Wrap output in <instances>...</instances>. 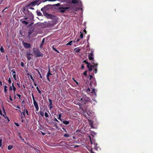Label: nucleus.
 Instances as JSON below:
<instances>
[{"mask_svg": "<svg viewBox=\"0 0 153 153\" xmlns=\"http://www.w3.org/2000/svg\"><path fill=\"white\" fill-rule=\"evenodd\" d=\"M2 139H0V147H1V146L2 145Z\"/></svg>", "mask_w": 153, "mask_h": 153, "instance_id": "nucleus-44", "label": "nucleus"}, {"mask_svg": "<svg viewBox=\"0 0 153 153\" xmlns=\"http://www.w3.org/2000/svg\"><path fill=\"white\" fill-rule=\"evenodd\" d=\"M78 0H72V3L73 4H76L77 3Z\"/></svg>", "mask_w": 153, "mask_h": 153, "instance_id": "nucleus-30", "label": "nucleus"}, {"mask_svg": "<svg viewBox=\"0 0 153 153\" xmlns=\"http://www.w3.org/2000/svg\"><path fill=\"white\" fill-rule=\"evenodd\" d=\"M88 149L91 153H94L93 151L92 148L89 147V148H88Z\"/></svg>", "mask_w": 153, "mask_h": 153, "instance_id": "nucleus-24", "label": "nucleus"}, {"mask_svg": "<svg viewBox=\"0 0 153 153\" xmlns=\"http://www.w3.org/2000/svg\"><path fill=\"white\" fill-rule=\"evenodd\" d=\"M46 15H47V17L48 18H51L52 17V14H49L48 13H46Z\"/></svg>", "mask_w": 153, "mask_h": 153, "instance_id": "nucleus-21", "label": "nucleus"}, {"mask_svg": "<svg viewBox=\"0 0 153 153\" xmlns=\"http://www.w3.org/2000/svg\"><path fill=\"white\" fill-rule=\"evenodd\" d=\"M13 78L15 79V80H16V74H13Z\"/></svg>", "mask_w": 153, "mask_h": 153, "instance_id": "nucleus-52", "label": "nucleus"}, {"mask_svg": "<svg viewBox=\"0 0 153 153\" xmlns=\"http://www.w3.org/2000/svg\"><path fill=\"white\" fill-rule=\"evenodd\" d=\"M53 5H54V6H59L60 5V4L59 3H57V4H54Z\"/></svg>", "mask_w": 153, "mask_h": 153, "instance_id": "nucleus-59", "label": "nucleus"}, {"mask_svg": "<svg viewBox=\"0 0 153 153\" xmlns=\"http://www.w3.org/2000/svg\"><path fill=\"white\" fill-rule=\"evenodd\" d=\"M87 114L89 116H90V114H91V112L90 111H88L87 112Z\"/></svg>", "mask_w": 153, "mask_h": 153, "instance_id": "nucleus-57", "label": "nucleus"}, {"mask_svg": "<svg viewBox=\"0 0 153 153\" xmlns=\"http://www.w3.org/2000/svg\"><path fill=\"white\" fill-rule=\"evenodd\" d=\"M40 115L42 116H44V112H43V111H40Z\"/></svg>", "mask_w": 153, "mask_h": 153, "instance_id": "nucleus-43", "label": "nucleus"}, {"mask_svg": "<svg viewBox=\"0 0 153 153\" xmlns=\"http://www.w3.org/2000/svg\"><path fill=\"white\" fill-rule=\"evenodd\" d=\"M69 7H59V9L60 10V11L61 13H64L65 12L66 10H67L69 9Z\"/></svg>", "mask_w": 153, "mask_h": 153, "instance_id": "nucleus-9", "label": "nucleus"}, {"mask_svg": "<svg viewBox=\"0 0 153 153\" xmlns=\"http://www.w3.org/2000/svg\"><path fill=\"white\" fill-rule=\"evenodd\" d=\"M53 50H54L55 51H56V52L59 53V51L57 50L55 48H54V47H53Z\"/></svg>", "mask_w": 153, "mask_h": 153, "instance_id": "nucleus-45", "label": "nucleus"}, {"mask_svg": "<svg viewBox=\"0 0 153 153\" xmlns=\"http://www.w3.org/2000/svg\"><path fill=\"white\" fill-rule=\"evenodd\" d=\"M73 80L76 83V85H79L78 83L77 82L74 78H72Z\"/></svg>", "mask_w": 153, "mask_h": 153, "instance_id": "nucleus-41", "label": "nucleus"}, {"mask_svg": "<svg viewBox=\"0 0 153 153\" xmlns=\"http://www.w3.org/2000/svg\"><path fill=\"white\" fill-rule=\"evenodd\" d=\"M33 56V55L32 54H30L28 52H27L26 54V56L27 57V60H30L31 59V57L30 56Z\"/></svg>", "mask_w": 153, "mask_h": 153, "instance_id": "nucleus-11", "label": "nucleus"}, {"mask_svg": "<svg viewBox=\"0 0 153 153\" xmlns=\"http://www.w3.org/2000/svg\"><path fill=\"white\" fill-rule=\"evenodd\" d=\"M32 7V6H31L30 5V4H29L28 5H26L25 6V9H27V10H28V9H30V7Z\"/></svg>", "mask_w": 153, "mask_h": 153, "instance_id": "nucleus-20", "label": "nucleus"}, {"mask_svg": "<svg viewBox=\"0 0 153 153\" xmlns=\"http://www.w3.org/2000/svg\"><path fill=\"white\" fill-rule=\"evenodd\" d=\"M95 91V89L94 88H93L92 90L91 91L90 89L88 88V89H87L86 92L88 94H89L90 93H94L96 95V92Z\"/></svg>", "mask_w": 153, "mask_h": 153, "instance_id": "nucleus-8", "label": "nucleus"}, {"mask_svg": "<svg viewBox=\"0 0 153 153\" xmlns=\"http://www.w3.org/2000/svg\"><path fill=\"white\" fill-rule=\"evenodd\" d=\"M94 55L93 52L92 51H91V53H89L88 54V58L90 60H92L91 61H93L94 62Z\"/></svg>", "mask_w": 153, "mask_h": 153, "instance_id": "nucleus-5", "label": "nucleus"}, {"mask_svg": "<svg viewBox=\"0 0 153 153\" xmlns=\"http://www.w3.org/2000/svg\"><path fill=\"white\" fill-rule=\"evenodd\" d=\"M13 89L14 93H15L16 90V88L15 87H14L13 88Z\"/></svg>", "mask_w": 153, "mask_h": 153, "instance_id": "nucleus-54", "label": "nucleus"}, {"mask_svg": "<svg viewBox=\"0 0 153 153\" xmlns=\"http://www.w3.org/2000/svg\"><path fill=\"white\" fill-rule=\"evenodd\" d=\"M53 21H49L48 22V23H47V22H45L43 23H42L40 24L41 25V26H43L44 25H46L47 26H49V25H53V24L52 23V22Z\"/></svg>", "mask_w": 153, "mask_h": 153, "instance_id": "nucleus-7", "label": "nucleus"}, {"mask_svg": "<svg viewBox=\"0 0 153 153\" xmlns=\"http://www.w3.org/2000/svg\"><path fill=\"white\" fill-rule=\"evenodd\" d=\"M33 103L35 107L39 106L38 103L36 101H33Z\"/></svg>", "mask_w": 153, "mask_h": 153, "instance_id": "nucleus-22", "label": "nucleus"}, {"mask_svg": "<svg viewBox=\"0 0 153 153\" xmlns=\"http://www.w3.org/2000/svg\"><path fill=\"white\" fill-rule=\"evenodd\" d=\"M37 15L39 16H41L42 15V13L39 10H37L36 11Z\"/></svg>", "mask_w": 153, "mask_h": 153, "instance_id": "nucleus-23", "label": "nucleus"}, {"mask_svg": "<svg viewBox=\"0 0 153 153\" xmlns=\"http://www.w3.org/2000/svg\"><path fill=\"white\" fill-rule=\"evenodd\" d=\"M84 65L83 64H82L81 66V69H84Z\"/></svg>", "mask_w": 153, "mask_h": 153, "instance_id": "nucleus-58", "label": "nucleus"}, {"mask_svg": "<svg viewBox=\"0 0 153 153\" xmlns=\"http://www.w3.org/2000/svg\"><path fill=\"white\" fill-rule=\"evenodd\" d=\"M2 116L4 117V118L5 119H7V120L8 121H10V120H9V117H8L6 115V113H5V114H3Z\"/></svg>", "mask_w": 153, "mask_h": 153, "instance_id": "nucleus-17", "label": "nucleus"}, {"mask_svg": "<svg viewBox=\"0 0 153 153\" xmlns=\"http://www.w3.org/2000/svg\"><path fill=\"white\" fill-rule=\"evenodd\" d=\"M35 108H36V111H38L39 109V106L35 107Z\"/></svg>", "mask_w": 153, "mask_h": 153, "instance_id": "nucleus-61", "label": "nucleus"}, {"mask_svg": "<svg viewBox=\"0 0 153 153\" xmlns=\"http://www.w3.org/2000/svg\"><path fill=\"white\" fill-rule=\"evenodd\" d=\"M87 71L86 70L83 73V74L85 76H86L87 75Z\"/></svg>", "mask_w": 153, "mask_h": 153, "instance_id": "nucleus-37", "label": "nucleus"}, {"mask_svg": "<svg viewBox=\"0 0 153 153\" xmlns=\"http://www.w3.org/2000/svg\"><path fill=\"white\" fill-rule=\"evenodd\" d=\"M74 51H75V52H76V53H78L79 52V51H80V49L79 48H75Z\"/></svg>", "mask_w": 153, "mask_h": 153, "instance_id": "nucleus-18", "label": "nucleus"}, {"mask_svg": "<svg viewBox=\"0 0 153 153\" xmlns=\"http://www.w3.org/2000/svg\"><path fill=\"white\" fill-rule=\"evenodd\" d=\"M89 76H90V79H91L92 78V77H93L92 75H89Z\"/></svg>", "mask_w": 153, "mask_h": 153, "instance_id": "nucleus-64", "label": "nucleus"}, {"mask_svg": "<svg viewBox=\"0 0 153 153\" xmlns=\"http://www.w3.org/2000/svg\"><path fill=\"white\" fill-rule=\"evenodd\" d=\"M51 4L47 5L44 6L41 9V10L43 11V12L44 11H46L48 10L51 7Z\"/></svg>", "mask_w": 153, "mask_h": 153, "instance_id": "nucleus-4", "label": "nucleus"}, {"mask_svg": "<svg viewBox=\"0 0 153 153\" xmlns=\"http://www.w3.org/2000/svg\"><path fill=\"white\" fill-rule=\"evenodd\" d=\"M63 136L65 137H70V135L68 134H65L63 135Z\"/></svg>", "mask_w": 153, "mask_h": 153, "instance_id": "nucleus-28", "label": "nucleus"}, {"mask_svg": "<svg viewBox=\"0 0 153 153\" xmlns=\"http://www.w3.org/2000/svg\"><path fill=\"white\" fill-rule=\"evenodd\" d=\"M2 110H3V113L4 114H5L6 112L5 111V109H4V106L3 107H2Z\"/></svg>", "mask_w": 153, "mask_h": 153, "instance_id": "nucleus-51", "label": "nucleus"}, {"mask_svg": "<svg viewBox=\"0 0 153 153\" xmlns=\"http://www.w3.org/2000/svg\"><path fill=\"white\" fill-rule=\"evenodd\" d=\"M11 72H12V74H16V72L15 71V70L14 69H13L11 70Z\"/></svg>", "mask_w": 153, "mask_h": 153, "instance_id": "nucleus-40", "label": "nucleus"}, {"mask_svg": "<svg viewBox=\"0 0 153 153\" xmlns=\"http://www.w3.org/2000/svg\"><path fill=\"white\" fill-rule=\"evenodd\" d=\"M45 116L46 117H49V115L47 112H45Z\"/></svg>", "mask_w": 153, "mask_h": 153, "instance_id": "nucleus-39", "label": "nucleus"}, {"mask_svg": "<svg viewBox=\"0 0 153 153\" xmlns=\"http://www.w3.org/2000/svg\"><path fill=\"white\" fill-rule=\"evenodd\" d=\"M17 96L19 98V99H20L21 95L20 94H16Z\"/></svg>", "mask_w": 153, "mask_h": 153, "instance_id": "nucleus-55", "label": "nucleus"}, {"mask_svg": "<svg viewBox=\"0 0 153 153\" xmlns=\"http://www.w3.org/2000/svg\"><path fill=\"white\" fill-rule=\"evenodd\" d=\"M32 98H33V102L36 101V100H35L34 97V96H33V94H32Z\"/></svg>", "mask_w": 153, "mask_h": 153, "instance_id": "nucleus-53", "label": "nucleus"}, {"mask_svg": "<svg viewBox=\"0 0 153 153\" xmlns=\"http://www.w3.org/2000/svg\"><path fill=\"white\" fill-rule=\"evenodd\" d=\"M50 75H52V74L50 73V69H49V71L47 73V76H49Z\"/></svg>", "mask_w": 153, "mask_h": 153, "instance_id": "nucleus-26", "label": "nucleus"}, {"mask_svg": "<svg viewBox=\"0 0 153 153\" xmlns=\"http://www.w3.org/2000/svg\"><path fill=\"white\" fill-rule=\"evenodd\" d=\"M25 112L27 114V115H29L28 113V111L26 109H25Z\"/></svg>", "mask_w": 153, "mask_h": 153, "instance_id": "nucleus-49", "label": "nucleus"}, {"mask_svg": "<svg viewBox=\"0 0 153 153\" xmlns=\"http://www.w3.org/2000/svg\"><path fill=\"white\" fill-rule=\"evenodd\" d=\"M80 35L79 37L81 39H82V38H83V34H82V33L81 32H80Z\"/></svg>", "mask_w": 153, "mask_h": 153, "instance_id": "nucleus-34", "label": "nucleus"}, {"mask_svg": "<svg viewBox=\"0 0 153 153\" xmlns=\"http://www.w3.org/2000/svg\"><path fill=\"white\" fill-rule=\"evenodd\" d=\"M80 100L81 101L80 102L81 103L83 102L84 104H85L87 102L90 101V99L88 97H86L84 98L83 97L81 98Z\"/></svg>", "mask_w": 153, "mask_h": 153, "instance_id": "nucleus-3", "label": "nucleus"}, {"mask_svg": "<svg viewBox=\"0 0 153 153\" xmlns=\"http://www.w3.org/2000/svg\"><path fill=\"white\" fill-rule=\"evenodd\" d=\"M88 121L89 123V125L92 128H94V125H93V121L91 120H88Z\"/></svg>", "mask_w": 153, "mask_h": 153, "instance_id": "nucleus-13", "label": "nucleus"}, {"mask_svg": "<svg viewBox=\"0 0 153 153\" xmlns=\"http://www.w3.org/2000/svg\"><path fill=\"white\" fill-rule=\"evenodd\" d=\"M33 52L36 57H39L43 56V54L38 49H33Z\"/></svg>", "mask_w": 153, "mask_h": 153, "instance_id": "nucleus-2", "label": "nucleus"}, {"mask_svg": "<svg viewBox=\"0 0 153 153\" xmlns=\"http://www.w3.org/2000/svg\"><path fill=\"white\" fill-rule=\"evenodd\" d=\"M39 1V0H36L30 2L29 4H30V5L31 6L33 7L36 5H39V4H37Z\"/></svg>", "mask_w": 153, "mask_h": 153, "instance_id": "nucleus-6", "label": "nucleus"}, {"mask_svg": "<svg viewBox=\"0 0 153 153\" xmlns=\"http://www.w3.org/2000/svg\"><path fill=\"white\" fill-rule=\"evenodd\" d=\"M22 23H24L25 24V25H27L28 23V22H26V21H22Z\"/></svg>", "mask_w": 153, "mask_h": 153, "instance_id": "nucleus-35", "label": "nucleus"}, {"mask_svg": "<svg viewBox=\"0 0 153 153\" xmlns=\"http://www.w3.org/2000/svg\"><path fill=\"white\" fill-rule=\"evenodd\" d=\"M45 38H43L42 41V42L40 45V48L42 49L45 42Z\"/></svg>", "mask_w": 153, "mask_h": 153, "instance_id": "nucleus-15", "label": "nucleus"}, {"mask_svg": "<svg viewBox=\"0 0 153 153\" xmlns=\"http://www.w3.org/2000/svg\"><path fill=\"white\" fill-rule=\"evenodd\" d=\"M61 116H62L61 113L60 114H59L58 115V119L59 120H60L61 121H62V120L63 119H61Z\"/></svg>", "mask_w": 153, "mask_h": 153, "instance_id": "nucleus-19", "label": "nucleus"}, {"mask_svg": "<svg viewBox=\"0 0 153 153\" xmlns=\"http://www.w3.org/2000/svg\"><path fill=\"white\" fill-rule=\"evenodd\" d=\"M34 30V29L32 28H30L28 31V36H30V35L31 34V33L33 32Z\"/></svg>", "mask_w": 153, "mask_h": 153, "instance_id": "nucleus-16", "label": "nucleus"}, {"mask_svg": "<svg viewBox=\"0 0 153 153\" xmlns=\"http://www.w3.org/2000/svg\"><path fill=\"white\" fill-rule=\"evenodd\" d=\"M30 79L32 80V81L34 82V79L33 78L32 75H30Z\"/></svg>", "mask_w": 153, "mask_h": 153, "instance_id": "nucleus-42", "label": "nucleus"}, {"mask_svg": "<svg viewBox=\"0 0 153 153\" xmlns=\"http://www.w3.org/2000/svg\"><path fill=\"white\" fill-rule=\"evenodd\" d=\"M35 70L37 71V72H38V74H39V75H40V78H42V77L41 75V74L40 72L39 71V70L37 69H35Z\"/></svg>", "mask_w": 153, "mask_h": 153, "instance_id": "nucleus-27", "label": "nucleus"}, {"mask_svg": "<svg viewBox=\"0 0 153 153\" xmlns=\"http://www.w3.org/2000/svg\"><path fill=\"white\" fill-rule=\"evenodd\" d=\"M36 88L37 89V90H38V92L39 93H40V94H41V91L39 90L38 87V86H37L36 87Z\"/></svg>", "mask_w": 153, "mask_h": 153, "instance_id": "nucleus-38", "label": "nucleus"}, {"mask_svg": "<svg viewBox=\"0 0 153 153\" xmlns=\"http://www.w3.org/2000/svg\"><path fill=\"white\" fill-rule=\"evenodd\" d=\"M64 124L66 125H68L69 123V121L67 120H65L64 119H63L61 121Z\"/></svg>", "mask_w": 153, "mask_h": 153, "instance_id": "nucleus-14", "label": "nucleus"}, {"mask_svg": "<svg viewBox=\"0 0 153 153\" xmlns=\"http://www.w3.org/2000/svg\"><path fill=\"white\" fill-rule=\"evenodd\" d=\"M14 123L15 125L17 126H19V124L17 123Z\"/></svg>", "mask_w": 153, "mask_h": 153, "instance_id": "nucleus-60", "label": "nucleus"}, {"mask_svg": "<svg viewBox=\"0 0 153 153\" xmlns=\"http://www.w3.org/2000/svg\"><path fill=\"white\" fill-rule=\"evenodd\" d=\"M22 44L24 47L25 48H29L31 47V45L29 43L23 42Z\"/></svg>", "mask_w": 153, "mask_h": 153, "instance_id": "nucleus-10", "label": "nucleus"}, {"mask_svg": "<svg viewBox=\"0 0 153 153\" xmlns=\"http://www.w3.org/2000/svg\"><path fill=\"white\" fill-rule=\"evenodd\" d=\"M13 147L12 145H9L8 146L7 149L8 150H10Z\"/></svg>", "mask_w": 153, "mask_h": 153, "instance_id": "nucleus-32", "label": "nucleus"}, {"mask_svg": "<svg viewBox=\"0 0 153 153\" xmlns=\"http://www.w3.org/2000/svg\"><path fill=\"white\" fill-rule=\"evenodd\" d=\"M23 114L24 115V116H25V110H24V111H23V112H22Z\"/></svg>", "mask_w": 153, "mask_h": 153, "instance_id": "nucleus-63", "label": "nucleus"}, {"mask_svg": "<svg viewBox=\"0 0 153 153\" xmlns=\"http://www.w3.org/2000/svg\"><path fill=\"white\" fill-rule=\"evenodd\" d=\"M0 50L2 53H4V48L2 46L1 47Z\"/></svg>", "mask_w": 153, "mask_h": 153, "instance_id": "nucleus-31", "label": "nucleus"}, {"mask_svg": "<svg viewBox=\"0 0 153 153\" xmlns=\"http://www.w3.org/2000/svg\"><path fill=\"white\" fill-rule=\"evenodd\" d=\"M89 138H90V139L91 143V144H92L93 143L92 142V141L91 140V137L89 136Z\"/></svg>", "mask_w": 153, "mask_h": 153, "instance_id": "nucleus-56", "label": "nucleus"}, {"mask_svg": "<svg viewBox=\"0 0 153 153\" xmlns=\"http://www.w3.org/2000/svg\"><path fill=\"white\" fill-rule=\"evenodd\" d=\"M54 120L55 122H56L58 123L59 122V121L55 117L54 118Z\"/></svg>", "mask_w": 153, "mask_h": 153, "instance_id": "nucleus-50", "label": "nucleus"}, {"mask_svg": "<svg viewBox=\"0 0 153 153\" xmlns=\"http://www.w3.org/2000/svg\"><path fill=\"white\" fill-rule=\"evenodd\" d=\"M33 148L34 149L35 151H36L38 153L39 152V150L38 148L34 147H33Z\"/></svg>", "mask_w": 153, "mask_h": 153, "instance_id": "nucleus-36", "label": "nucleus"}, {"mask_svg": "<svg viewBox=\"0 0 153 153\" xmlns=\"http://www.w3.org/2000/svg\"><path fill=\"white\" fill-rule=\"evenodd\" d=\"M8 82L9 84H10L11 82V80L10 78H9L8 80Z\"/></svg>", "mask_w": 153, "mask_h": 153, "instance_id": "nucleus-46", "label": "nucleus"}, {"mask_svg": "<svg viewBox=\"0 0 153 153\" xmlns=\"http://www.w3.org/2000/svg\"><path fill=\"white\" fill-rule=\"evenodd\" d=\"M48 101L49 102V109H51L53 108L52 101L50 99H48Z\"/></svg>", "mask_w": 153, "mask_h": 153, "instance_id": "nucleus-12", "label": "nucleus"}, {"mask_svg": "<svg viewBox=\"0 0 153 153\" xmlns=\"http://www.w3.org/2000/svg\"><path fill=\"white\" fill-rule=\"evenodd\" d=\"M25 13V12H27L29 11V10H27V9H25V6L23 8L22 10Z\"/></svg>", "mask_w": 153, "mask_h": 153, "instance_id": "nucleus-25", "label": "nucleus"}, {"mask_svg": "<svg viewBox=\"0 0 153 153\" xmlns=\"http://www.w3.org/2000/svg\"><path fill=\"white\" fill-rule=\"evenodd\" d=\"M7 87L6 85H5L4 86V91L5 92H6L7 91Z\"/></svg>", "mask_w": 153, "mask_h": 153, "instance_id": "nucleus-33", "label": "nucleus"}, {"mask_svg": "<svg viewBox=\"0 0 153 153\" xmlns=\"http://www.w3.org/2000/svg\"><path fill=\"white\" fill-rule=\"evenodd\" d=\"M9 97H10V98H9L10 100V101H13V100H12V98H11V96H10H10H9Z\"/></svg>", "mask_w": 153, "mask_h": 153, "instance_id": "nucleus-62", "label": "nucleus"}, {"mask_svg": "<svg viewBox=\"0 0 153 153\" xmlns=\"http://www.w3.org/2000/svg\"><path fill=\"white\" fill-rule=\"evenodd\" d=\"M57 0H46L45 1H56Z\"/></svg>", "mask_w": 153, "mask_h": 153, "instance_id": "nucleus-47", "label": "nucleus"}, {"mask_svg": "<svg viewBox=\"0 0 153 153\" xmlns=\"http://www.w3.org/2000/svg\"><path fill=\"white\" fill-rule=\"evenodd\" d=\"M83 63H85L87 64V67L88 69L89 72L93 70L94 74H96L97 72V66L98 65L97 63H95L93 61H91L92 64L90 65L89 63L87 62L86 60H84L83 61Z\"/></svg>", "mask_w": 153, "mask_h": 153, "instance_id": "nucleus-1", "label": "nucleus"}, {"mask_svg": "<svg viewBox=\"0 0 153 153\" xmlns=\"http://www.w3.org/2000/svg\"><path fill=\"white\" fill-rule=\"evenodd\" d=\"M21 65L22 67H24V63L23 62H21Z\"/></svg>", "mask_w": 153, "mask_h": 153, "instance_id": "nucleus-48", "label": "nucleus"}, {"mask_svg": "<svg viewBox=\"0 0 153 153\" xmlns=\"http://www.w3.org/2000/svg\"><path fill=\"white\" fill-rule=\"evenodd\" d=\"M73 42V41H70L69 42H68V43H67L66 44V45H71Z\"/></svg>", "mask_w": 153, "mask_h": 153, "instance_id": "nucleus-29", "label": "nucleus"}]
</instances>
